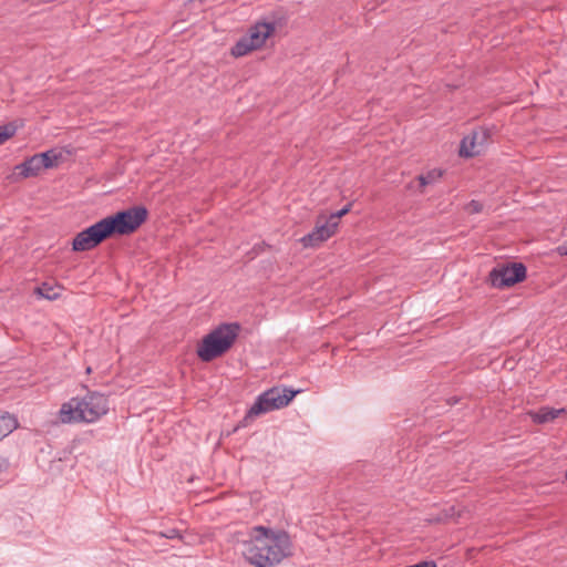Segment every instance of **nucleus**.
I'll return each instance as SVG.
<instances>
[{
	"label": "nucleus",
	"mask_w": 567,
	"mask_h": 567,
	"mask_svg": "<svg viewBox=\"0 0 567 567\" xmlns=\"http://www.w3.org/2000/svg\"><path fill=\"white\" fill-rule=\"evenodd\" d=\"M298 392L299 391L274 386L258 396L257 401L248 411V415H259L261 413L285 408L291 402Z\"/></svg>",
	"instance_id": "obj_6"
},
{
	"label": "nucleus",
	"mask_w": 567,
	"mask_h": 567,
	"mask_svg": "<svg viewBox=\"0 0 567 567\" xmlns=\"http://www.w3.org/2000/svg\"><path fill=\"white\" fill-rule=\"evenodd\" d=\"M163 536L166 538L179 537V532L175 528H172V529L167 530V533L163 534Z\"/></svg>",
	"instance_id": "obj_21"
},
{
	"label": "nucleus",
	"mask_w": 567,
	"mask_h": 567,
	"mask_svg": "<svg viewBox=\"0 0 567 567\" xmlns=\"http://www.w3.org/2000/svg\"><path fill=\"white\" fill-rule=\"evenodd\" d=\"M488 138V130H473L470 135H466L462 138L460 145V156L470 158L480 155Z\"/></svg>",
	"instance_id": "obj_10"
},
{
	"label": "nucleus",
	"mask_w": 567,
	"mask_h": 567,
	"mask_svg": "<svg viewBox=\"0 0 567 567\" xmlns=\"http://www.w3.org/2000/svg\"><path fill=\"white\" fill-rule=\"evenodd\" d=\"M38 156L42 168H52L58 166L59 161L61 158V154H58L54 150L40 153L38 154Z\"/></svg>",
	"instance_id": "obj_14"
},
{
	"label": "nucleus",
	"mask_w": 567,
	"mask_h": 567,
	"mask_svg": "<svg viewBox=\"0 0 567 567\" xmlns=\"http://www.w3.org/2000/svg\"><path fill=\"white\" fill-rule=\"evenodd\" d=\"M526 278V267L522 262H506L494 267L488 275L489 284L498 289L512 287Z\"/></svg>",
	"instance_id": "obj_7"
},
{
	"label": "nucleus",
	"mask_w": 567,
	"mask_h": 567,
	"mask_svg": "<svg viewBox=\"0 0 567 567\" xmlns=\"http://www.w3.org/2000/svg\"><path fill=\"white\" fill-rule=\"evenodd\" d=\"M275 30L276 25L274 22L255 23L250 27L248 33L235 43L231 48V54L239 58L262 48L266 40L274 34Z\"/></svg>",
	"instance_id": "obj_5"
},
{
	"label": "nucleus",
	"mask_w": 567,
	"mask_h": 567,
	"mask_svg": "<svg viewBox=\"0 0 567 567\" xmlns=\"http://www.w3.org/2000/svg\"><path fill=\"white\" fill-rule=\"evenodd\" d=\"M465 209L470 214H478L483 210V205L478 200L473 199L466 205Z\"/></svg>",
	"instance_id": "obj_20"
},
{
	"label": "nucleus",
	"mask_w": 567,
	"mask_h": 567,
	"mask_svg": "<svg viewBox=\"0 0 567 567\" xmlns=\"http://www.w3.org/2000/svg\"><path fill=\"white\" fill-rule=\"evenodd\" d=\"M565 412V409L542 408L538 412H530L529 415L535 423L543 424L555 420Z\"/></svg>",
	"instance_id": "obj_12"
},
{
	"label": "nucleus",
	"mask_w": 567,
	"mask_h": 567,
	"mask_svg": "<svg viewBox=\"0 0 567 567\" xmlns=\"http://www.w3.org/2000/svg\"><path fill=\"white\" fill-rule=\"evenodd\" d=\"M9 465L10 464H9L8 458L1 457L0 458V473L7 471L9 468Z\"/></svg>",
	"instance_id": "obj_23"
},
{
	"label": "nucleus",
	"mask_w": 567,
	"mask_h": 567,
	"mask_svg": "<svg viewBox=\"0 0 567 567\" xmlns=\"http://www.w3.org/2000/svg\"><path fill=\"white\" fill-rule=\"evenodd\" d=\"M19 426L18 419L7 411L0 410V440L8 436Z\"/></svg>",
	"instance_id": "obj_13"
},
{
	"label": "nucleus",
	"mask_w": 567,
	"mask_h": 567,
	"mask_svg": "<svg viewBox=\"0 0 567 567\" xmlns=\"http://www.w3.org/2000/svg\"><path fill=\"white\" fill-rule=\"evenodd\" d=\"M430 523H445L444 517H442L441 513H439L436 516H433L429 519Z\"/></svg>",
	"instance_id": "obj_24"
},
{
	"label": "nucleus",
	"mask_w": 567,
	"mask_h": 567,
	"mask_svg": "<svg viewBox=\"0 0 567 567\" xmlns=\"http://www.w3.org/2000/svg\"><path fill=\"white\" fill-rule=\"evenodd\" d=\"M241 554L256 567L279 564L291 555V543L286 532H274L264 526H256L249 540L243 543Z\"/></svg>",
	"instance_id": "obj_1"
},
{
	"label": "nucleus",
	"mask_w": 567,
	"mask_h": 567,
	"mask_svg": "<svg viewBox=\"0 0 567 567\" xmlns=\"http://www.w3.org/2000/svg\"><path fill=\"white\" fill-rule=\"evenodd\" d=\"M110 238L103 219L80 231L72 241L74 251H86L95 248L102 241Z\"/></svg>",
	"instance_id": "obj_8"
},
{
	"label": "nucleus",
	"mask_w": 567,
	"mask_h": 567,
	"mask_svg": "<svg viewBox=\"0 0 567 567\" xmlns=\"http://www.w3.org/2000/svg\"><path fill=\"white\" fill-rule=\"evenodd\" d=\"M560 256H567V240L556 248Z\"/></svg>",
	"instance_id": "obj_22"
},
{
	"label": "nucleus",
	"mask_w": 567,
	"mask_h": 567,
	"mask_svg": "<svg viewBox=\"0 0 567 567\" xmlns=\"http://www.w3.org/2000/svg\"><path fill=\"white\" fill-rule=\"evenodd\" d=\"M34 292L48 300H55L60 297V292L58 291V289L52 287L48 282H43L41 286L37 287Z\"/></svg>",
	"instance_id": "obj_15"
},
{
	"label": "nucleus",
	"mask_w": 567,
	"mask_h": 567,
	"mask_svg": "<svg viewBox=\"0 0 567 567\" xmlns=\"http://www.w3.org/2000/svg\"><path fill=\"white\" fill-rule=\"evenodd\" d=\"M440 177H441V172H437L434 169V171L429 172L426 175H420L417 179H419L421 186H425V185L433 183L434 181H436Z\"/></svg>",
	"instance_id": "obj_17"
},
{
	"label": "nucleus",
	"mask_w": 567,
	"mask_h": 567,
	"mask_svg": "<svg viewBox=\"0 0 567 567\" xmlns=\"http://www.w3.org/2000/svg\"><path fill=\"white\" fill-rule=\"evenodd\" d=\"M18 131V126L14 122L0 125V145L6 143L8 140L13 137Z\"/></svg>",
	"instance_id": "obj_16"
},
{
	"label": "nucleus",
	"mask_w": 567,
	"mask_h": 567,
	"mask_svg": "<svg viewBox=\"0 0 567 567\" xmlns=\"http://www.w3.org/2000/svg\"><path fill=\"white\" fill-rule=\"evenodd\" d=\"M109 412L106 395L89 391L83 398H72L61 405L59 420L64 424L93 423Z\"/></svg>",
	"instance_id": "obj_2"
},
{
	"label": "nucleus",
	"mask_w": 567,
	"mask_h": 567,
	"mask_svg": "<svg viewBox=\"0 0 567 567\" xmlns=\"http://www.w3.org/2000/svg\"><path fill=\"white\" fill-rule=\"evenodd\" d=\"M147 217L146 207L137 205L103 218V223L110 237L113 235L124 236L135 233L147 220Z\"/></svg>",
	"instance_id": "obj_4"
},
{
	"label": "nucleus",
	"mask_w": 567,
	"mask_h": 567,
	"mask_svg": "<svg viewBox=\"0 0 567 567\" xmlns=\"http://www.w3.org/2000/svg\"><path fill=\"white\" fill-rule=\"evenodd\" d=\"M338 224H331L324 216H319L313 230L301 238L303 247H317L336 234Z\"/></svg>",
	"instance_id": "obj_9"
},
{
	"label": "nucleus",
	"mask_w": 567,
	"mask_h": 567,
	"mask_svg": "<svg viewBox=\"0 0 567 567\" xmlns=\"http://www.w3.org/2000/svg\"><path fill=\"white\" fill-rule=\"evenodd\" d=\"M41 169L43 168L41 166L38 154L27 158L24 162L14 167V171L18 172V174L23 178L37 176Z\"/></svg>",
	"instance_id": "obj_11"
},
{
	"label": "nucleus",
	"mask_w": 567,
	"mask_h": 567,
	"mask_svg": "<svg viewBox=\"0 0 567 567\" xmlns=\"http://www.w3.org/2000/svg\"><path fill=\"white\" fill-rule=\"evenodd\" d=\"M91 372H92L91 367H87V368H86V373H91Z\"/></svg>",
	"instance_id": "obj_25"
},
{
	"label": "nucleus",
	"mask_w": 567,
	"mask_h": 567,
	"mask_svg": "<svg viewBox=\"0 0 567 567\" xmlns=\"http://www.w3.org/2000/svg\"><path fill=\"white\" fill-rule=\"evenodd\" d=\"M442 517H444V522L447 523L450 520L456 522V518L461 516V512L456 509L455 506H451L440 512Z\"/></svg>",
	"instance_id": "obj_18"
},
{
	"label": "nucleus",
	"mask_w": 567,
	"mask_h": 567,
	"mask_svg": "<svg viewBox=\"0 0 567 567\" xmlns=\"http://www.w3.org/2000/svg\"><path fill=\"white\" fill-rule=\"evenodd\" d=\"M352 207V203H349L347 204L342 209L336 212V213H332L328 219L330 220L331 224H338L339 225V219L344 216L346 214H348L350 212Z\"/></svg>",
	"instance_id": "obj_19"
},
{
	"label": "nucleus",
	"mask_w": 567,
	"mask_h": 567,
	"mask_svg": "<svg viewBox=\"0 0 567 567\" xmlns=\"http://www.w3.org/2000/svg\"><path fill=\"white\" fill-rule=\"evenodd\" d=\"M240 331L239 323H223L206 334L197 347L196 353L203 362L221 357L235 343Z\"/></svg>",
	"instance_id": "obj_3"
}]
</instances>
